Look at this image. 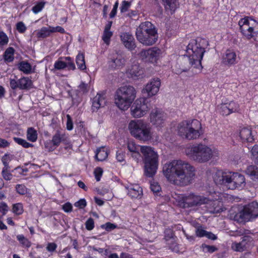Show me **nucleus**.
I'll use <instances>...</instances> for the list:
<instances>
[{
	"label": "nucleus",
	"mask_w": 258,
	"mask_h": 258,
	"mask_svg": "<svg viewBox=\"0 0 258 258\" xmlns=\"http://www.w3.org/2000/svg\"><path fill=\"white\" fill-rule=\"evenodd\" d=\"M163 172L170 182L179 186L190 184L196 175L195 167L181 160H174L165 164Z\"/></svg>",
	"instance_id": "f257e3e1"
},
{
	"label": "nucleus",
	"mask_w": 258,
	"mask_h": 258,
	"mask_svg": "<svg viewBox=\"0 0 258 258\" xmlns=\"http://www.w3.org/2000/svg\"><path fill=\"white\" fill-rule=\"evenodd\" d=\"M213 178L216 184L223 185L229 189L242 188L245 185L244 176L238 173H227L218 170L215 173Z\"/></svg>",
	"instance_id": "f03ea898"
},
{
	"label": "nucleus",
	"mask_w": 258,
	"mask_h": 258,
	"mask_svg": "<svg viewBox=\"0 0 258 258\" xmlns=\"http://www.w3.org/2000/svg\"><path fill=\"white\" fill-rule=\"evenodd\" d=\"M136 36L139 42L146 46L154 44L158 37L154 25L149 21L142 23L137 28Z\"/></svg>",
	"instance_id": "7ed1b4c3"
},
{
	"label": "nucleus",
	"mask_w": 258,
	"mask_h": 258,
	"mask_svg": "<svg viewBox=\"0 0 258 258\" xmlns=\"http://www.w3.org/2000/svg\"><path fill=\"white\" fill-rule=\"evenodd\" d=\"M201 122L197 119L183 120L177 126L178 135L183 139L194 140L202 134Z\"/></svg>",
	"instance_id": "20e7f679"
},
{
	"label": "nucleus",
	"mask_w": 258,
	"mask_h": 258,
	"mask_svg": "<svg viewBox=\"0 0 258 258\" xmlns=\"http://www.w3.org/2000/svg\"><path fill=\"white\" fill-rule=\"evenodd\" d=\"M140 151L143 155L144 163V174L148 177H152L157 172L158 166V155L150 146H141Z\"/></svg>",
	"instance_id": "39448f33"
},
{
	"label": "nucleus",
	"mask_w": 258,
	"mask_h": 258,
	"mask_svg": "<svg viewBox=\"0 0 258 258\" xmlns=\"http://www.w3.org/2000/svg\"><path fill=\"white\" fill-rule=\"evenodd\" d=\"M128 130L131 134L139 140L146 142L153 139V133L151 126L142 120L131 121Z\"/></svg>",
	"instance_id": "423d86ee"
},
{
	"label": "nucleus",
	"mask_w": 258,
	"mask_h": 258,
	"mask_svg": "<svg viewBox=\"0 0 258 258\" xmlns=\"http://www.w3.org/2000/svg\"><path fill=\"white\" fill-rule=\"evenodd\" d=\"M136 91L132 86L125 85L118 88L115 96V103L121 110H125L136 98Z\"/></svg>",
	"instance_id": "0eeeda50"
},
{
	"label": "nucleus",
	"mask_w": 258,
	"mask_h": 258,
	"mask_svg": "<svg viewBox=\"0 0 258 258\" xmlns=\"http://www.w3.org/2000/svg\"><path fill=\"white\" fill-rule=\"evenodd\" d=\"M189 158L199 163H205L213 157V151L211 148L203 144H197L188 148L185 151Z\"/></svg>",
	"instance_id": "6e6552de"
},
{
	"label": "nucleus",
	"mask_w": 258,
	"mask_h": 258,
	"mask_svg": "<svg viewBox=\"0 0 258 258\" xmlns=\"http://www.w3.org/2000/svg\"><path fill=\"white\" fill-rule=\"evenodd\" d=\"M238 24L243 36L247 39L252 38L258 41V22L252 18L245 17L241 19Z\"/></svg>",
	"instance_id": "1a4fd4ad"
},
{
	"label": "nucleus",
	"mask_w": 258,
	"mask_h": 258,
	"mask_svg": "<svg viewBox=\"0 0 258 258\" xmlns=\"http://www.w3.org/2000/svg\"><path fill=\"white\" fill-rule=\"evenodd\" d=\"M208 45V42L205 39L197 38L190 40L186 47V53L195 58H197L201 62L205 48Z\"/></svg>",
	"instance_id": "9d476101"
},
{
	"label": "nucleus",
	"mask_w": 258,
	"mask_h": 258,
	"mask_svg": "<svg viewBox=\"0 0 258 258\" xmlns=\"http://www.w3.org/2000/svg\"><path fill=\"white\" fill-rule=\"evenodd\" d=\"M191 67L199 71L202 68L201 62L199 59L187 54L180 59L179 64L176 65L174 69V72L176 74H180L182 72H187Z\"/></svg>",
	"instance_id": "9b49d317"
},
{
	"label": "nucleus",
	"mask_w": 258,
	"mask_h": 258,
	"mask_svg": "<svg viewBox=\"0 0 258 258\" xmlns=\"http://www.w3.org/2000/svg\"><path fill=\"white\" fill-rule=\"evenodd\" d=\"M258 217V203L252 202L244 207L243 209L237 213L236 218L240 222L249 221Z\"/></svg>",
	"instance_id": "f8f14e48"
},
{
	"label": "nucleus",
	"mask_w": 258,
	"mask_h": 258,
	"mask_svg": "<svg viewBox=\"0 0 258 258\" xmlns=\"http://www.w3.org/2000/svg\"><path fill=\"white\" fill-rule=\"evenodd\" d=\"M147 99L142 98L137 99L131 106V114L134 117H141L150 109Z\"/></svg>",
	"instance_id": "ddd939ff"
},
{
	"label": "nucleus",
	"mask_w": 258,
	"mask_h": 258,
	"mask_svg": "<svg viewBox=\"0 0 258 258\" xmlns=\"http://www.w3.org/2000/svg\"><path fill=\"white\" fill-rule=\"evenodd\" d=\"M182 207L184 208L200 206L208 202V199L202 196L190 194L184 196L181 200Z\"/></svg>",
	"instance_id": "4468645a"
},
{
	"label": "nucleus",
	"mask_w": 258,
	"mask_h": 258,
	"mask_svg": "<svg viewBox=\"0 0 258 258\" xmlns=\"http://www.w3.org/2000/svg\"><path fill=\"white\" fill-rule=\"evenodd\" d=\"M160 52L161 50L160 49L154 47L147 50H143L140 53V55L145 61L154 62L158 59Z\"/></svg>",
	"instance_id": "2eb2a0df"
},
{
	"label": "nucleus",
	"mask_w": 258,
	"mask_h": 258,
	"mask_svg": "<svg viewBox=\"0 0 258 258\" xmlns=\"http://www.w3.org/2000/svg\"><path fill=\"white\" fill-rule=\"evenodd\" d=\"M108 63L109 68L118 69L124 67L125 63V59L121 54L116 52L109 56Z\"/></svg>",
	"instance_id": "dca6fc26"
},
{
	"label": "nucleus",
	"mask_w": 258,
	"mask_h": 258,
	"mask_svg": "<svg viewBox=\"0 0 258 258\" xmlns=\"http://www.w3.org/2000/svg\"><path fill=\"white\" fill-rule=\"evenodd\" d=\"M150 122L157 126L162 125L166 118V114L161 110L156 108L152 110L150 114Z\"/></svg>",
	"instance_id": "f3484780"
},
{
	"label": "nucleus",
	"mask_w": 258,
	"mask_h": 258,
	"mask_svg": "<svg viewBox=\"0 0 258 258\" xmlns=\"http://www.w3.org/2000/svg\"><path fill=\"white\" fill-rule=\"evenodd\" d=\"M160 86V79L158 78H154L146 85L144 91L148 94V96H152L158 93Z\"/></svg>",
	"instance_id": "a211bd4d"
},
{
	"label": "nucleus",
	"mask_w": 258,
	"mask_h": 258,
	"mask_svg": "<svg viewBox=\"0 0 258 258\" xmlns=\"http://www.w3.org/2000/svg\"><path fill=\"white\" fill-rule=\"evenodd\" d=\"M120 37L123 45L127 49L133 50L136 47L134 37L129 32L121 33Z\"/></svg>",
	"instance_id": "6ab92c4d"
},
{
	"label": "nucleus",
	"mask_w": 258,
	"mask_h": 258,
	"mask_svg": "<svg viewBox=\"0 0 258 258\" xmlns=\"http://www.w3.org/2000/svg\"><path fill=\"white\" fill-rule=\"evenodd\" d=\"M107 100L104 94L97 93L92 100V110L97 111L100 108L103 107L106 104Z\"/></svg>",
	"instance_id": "aec40b11"
},
{
	"label": "nucleus",
	"mask_w": 258,
	"mask_h": 258,
	"mask_svg": "<svg viewBox=\"0 0 258 258\" xmlns=\"http://www.w3.org/2000/svg\"><path fill=\"white\" fill-rule=\"evenodd\" d=\"M143 70L138 64L132 65L126 71L127 77L134 80L143 77Z\"/></svg>",
	"instance_id": "412c9836"
},
{
	"label": "nucleus",
	"mask_w": 258,
	"mask_h": 258,
	"mask_svg": "<svg viewBox=\"0 0 258 258\" xmlns=\"http://www.w3.org/2000/svg\"><path fill=\"white\" fill-rule=\"evenodd\" d=\"M251 238L248 236H244L241 237V240L239 242H233L231 247L236 251H243L246 249L248 242L251 241Z\"/></svg>",
	"instance_id": "4be33fe9"
},
{
	"label": "nucleus",
	"mask_w": 258,
	"mask_h": 258,
	"mask_svg": "<svg viewBox=\"0 0 258 258\" xmlns=\"http://www.w3.org/2000/svg\"><path fill=\"white\" fill-rule=\"evenodd\" d=\"M173 233L171 230L166 229L165 231V240L167 242V244L169 245V248L172 251L175 252L178 251V248L177 245L174 242V238L173 237Z\"/></svg>",
	"instance_id": "5701e85b"
},
{
	"label": "nucleus",
	"mask_w": 258,
	"mask_h": 258,
	"mask_svg": "<svg viewBox=\"0 0 258 258\" xmlns=\"http://www.w3.org/2000/svg\"><path fill=\"white\" fill-rule=\"evenodd\" d=\"M125 188L128 190V195L132 198H141L142 189L139 185H130L125 186Z\"/></svg>",
	"instance_id": "b1692460"
},
{
	"label": "nucleus",
	"mask_w": 258,
	"mask_h": 258,
	"mask_svg": "<svg viewBox=\"0 0 258 258\" xmlns=\"http://www.w3.org/2000/svg\"><path fill=\"white\" fill-rule=\"evenodd\" d=\"M240 138L242 142L251 143L254 141L253 136L252 135L251 128L243 127L239 132Z\"/></svg>",
	"instance_id": "393cba45"
},
{
	"label": "nucleus",
	"mask_w": 258,
	"mask_h": 258,
	"mask_svg": "<svg viewBox=\"0 0 258 258\" xmlns=\"http://www.w3.org/2000/svg\"><path fill=\"white\" fill-rule=\"evenodd\" d=\"M66 140V135L63 132L57 130L52 138L51 142H52V144L57 147L60 145L61 142L64 141Z\"/></svg>",
	"instance_id": "a878e982"
},
{
	"label": "nucleus",
	"mask_w": 258,
	"mask_h": 258,
	"mask_svg": "<svg viewBox=\"0 0 258 258\" xmlns=\"http://www.w3.org/2000/svg\"><path fill=\"white\" fill-rule=\"evenodd\" d=\"M224 62L227 64H233L236 62V54L233 50H227L223 56Z\"/></svg>",
	"instance_id": "bb28decb"
},
{
	"label": "nucleus",
	"mask_w": 258,
	"mask_h": 258,
	"mask_svg": "<svg viewBox=\"0 0 258 258\" xmlns=\"http://www.w3.org/2000/svg\"><path fill=\"white\" fill-rule=\"evenodd\" d=\"M217 202L213 200H209L208 199V202L205 204L206 205V208L207 211L210 213H219L223 210L219 207L217 206Z\"/></svg>",
	"instance_id": "cd10ccee"
},
{
	"label": "nucleus",
	"mask_w": 258,
	"mask_h": 258,
	"mask_svg": "<svg viewBox=\"0 0 258 258\" xmlns=\"http://www.w3.org/2000/svg\"><path fill=\"white\" fill-rule=\"evenodd\" d=\"M19 89L29 90L32 86V81L28 77H23L18 80Z\"/></svg>",
	"instance_id": "c85d7f7f"
},
{
	"label": "nucleus",
	"mask_w": 258,
	"mask_h": 258,
	"mask_svg": "<svg viewBox=\"0 0 258 258\" xmlns=\"http://www.w3.org/2000/svg\"><path fill=\"white\" fill-rule=\"evenodd\" d=\"M166 10H170L172 14L179 5L177 0H162Z\"/></svg>",
	"instance_id": "c756f323"
},
{
	"label": "nucleus",
	"mask_w": 258,
	"mask_h": 258,
	"mask_svg": "<svg viewBox=\"0 0 258 258\" xmlns=\"http://www.w3.org/2000/svg\"><path fill=\"white\" fill-rule=\"evenodd\" d=\"M108 153L104 147L97 149L96 152L95 158L99 161L105 160L108 157Z\"/></svg>",
	"instance_id": "7c9ffc66"
},
{
	"label": "nucleus",
	"mask_w": 258,
	"mask_h": 258,
	"mask_svg": "<svg viewBox=\"0 0 258 258\" xmlns=\"http://www.w3.org/2000/svg\"><path fill=\"white\" fill-rule=\"evenodd\" d=\"M245 173L249 175L252 180H258V168L256 166H248L245 170Z\"/></svg>",
	"instance_id": "2f4dec72"
},
{
	"label": "nucleus",
	"mask_w": 258,
	"mask_h": 258,
	"mask_svg": "<svg viewBox=\"0 0 258 258\" xmlns=\"http://www.w3.org/2000/svg\"><path fill=\"white\" fill-rule=\"evenodd\" d=\"M18 68L25 74H30L32 73V66L27 61L20 62L18 64Z\"/></svg>",
	"instance_id": "473e14b6"
},
{
	"label": "nucleus",
	"mask_w": 258,
	"mask_h": 258,
	"mask_svg": "<svg viewBox=\"0 0 258 258\" xmlns=\"http://www.w3.org/2000/svg\"><path fill=\"white\" fill-rule=\"evenodd\" d=\"M76 62L80 70H84L86 69V67L85 61V56L83 53H79L77 55Z\"/></svg>",
	"instance_id": "72a5a7b5"
},
{
	"label": "nucleus",
	"mask_w": 258,
	"mask_h": 258,
	"mask_svg": "<svg viewBox=\"0 0 258 258\" xmlns=\"http://www.w3.org/2000/svg\"><path fill=\"white\" fill-rule=\"evenodd\" d=\"M51 33L50 26H48V27H43L38 32L37 35L39 38H44L49 36Z\"/></svg>",
	"instance_id": "f704fd0d"
},
{
	"label": "nucleus",
	"mask_w": 258,
	"mask_h": 258,
	"mask_svg": "<svg viewBox=\"0 0 258 258\" xmlns=\"http://www.w3.org/2000/svg\"><path fill=\"white\" fill-rule=\"evenodd\" d=\"M14 51L15 50L13 47H10L6 49L4 55L5 61L10 62L14 60Z\"/></svg>",
	"instance_id": "c9c22d12"
},
{
	"label": "nucleus",
	"mask_w": 258,
	"mask_h": 258,
	"mask_svg": "<svg viewBox=\"0 0 258 258\" xmlns=\"http://www.w3.org/2000/svg\"><path fill=\"white\" fill-rule=\"evenodd\" d=\"M27 139L32 142H35L37 139V133L36 130L32 127L28 128L27 132Z\"/></svg>",
	"instance_id": "e433bc0d"
},
{
	"label": "nucleus",
	"mask_w": 258,
	"mask_h": 258,
	"mask_svg": "<svg viewBox=\"0 0 258 258\" xmlns=\"http://www.w3.org/2000/svg\"><path fill=\"white\" fill-rule=\"evenodd\" d=\"M54 68L57 70H62L66 68L65 59H63V57H59L58 59L55 62Z\"/></svg>",
	"instance_id": "4c0bfd02"
},
{
	"label": "nucleus",
	"mask_w": 258,
	"mask_h": 258,
	"mask_svg": "<svg viewBox=\"0 0 258 258\" xmlns=\"http://www.w3.org/2000/svg\"><path fill=\"white\" fill-rule=\"evenodd\" d=\"M17 239L20 242V243L22 244L24 246H25L26 247H30L31 242L23 235H18L17 236Z\"/></svg>",
	"instance_id": "58836bf2"
},
{
	"label": "nucleus",
	"mask_w": 258,
	"mask_h": 258,
	"mask_svg": "<svg viewBox=\"0 0 258 258\" xmlns=\"http://www.w3.org/2000/svg\"><path fill=\"white\" fill-rule=\"evenodd\" d=\"M226 104L231 113L238 112L239 111V105L237 103L234 101H230L229 102H227Z\"/></svg>",
	"instance_id": "ea45409f"
},
{
	"label": "nucleus",
	"mask_w": 258,
	"mask_h": 258,
	"mask_svg": "<svg viewBox=\"0 0 258 258\" xmlns=\"http://www.w3.org/2000/svg\"><path fill=\"white\" fill-rule=\"evenodd\" d=\"M201 248L204 252L212 253L218 250L217 248L214 245H209L205 243L202 244Z\"/></svg>",
	"instance_id": "a19ab883"
},
{
	"label": "nucleus",
	"mask_w": 258,
	"mask_h": 258,
	"mask_svg": "<svg viewBox=\"0 0 258 258\" xmlns=\"http://www.w3.org/2000/svg\"><path fill=\"white\" fill-rule=\"evenodd\" d=\"M10 167H3L2 175L4 179L6 180H10L12 179L13 175L9 171Z\"/></svg>",
	"instance_id": "79ce46f5"
},
{
	"label": "nucleus",
	"mask_w": 258,
	"mask_h": 258,
	"mask_svg": "<svg viewBox=\"0 0 258 258\" xmlns=\"http://www.w3.org/2000/svg\"><path fill=\"white\" fill-rule=\"evenodd\" d=\"M63 59H65V63L66 65V68H68L69 70H75L76 69L75 64L73 60L70 56H67L63 57Z\"/></svg>",
	"instance_id": "37998d69"
},
{
	"label": "nucleus",
	"mask_w": 258,
	"mask_h": 258,
	"mask_svg": "<svg viewBox=\"0 0 258 258\" xmlns=\"http://www.w3.org/2000/svg\"><path fill=\"white\" fill-rule=\"evenodd\" d=\"M13 139L16 143H17L20 145L22 146L24 148H28L29 147L33 146V145L32 144L27 142L25 140H24L23 139L17 137H14Z\"/></svg>",
	"instance_id": "c03bdc74"
},
{
	"label": "nucleus",
	"mask_w": 258,
	"mask_h": 258,
	"mask_svg": "<svg viewBox=\"0 0 258 258\" xmlns=\"http://www.w3.org/2000/svg\"><path fill=\"white\" fill-rule=\"evenodd\" d=\"M13 211L16 215H21L23 212V206L21 203H17L13 206Z\"/></svg>",
	"instance_id": "a18cd8bd"
},
{
	"label": "nucleus",
	"mask_w": 258,
	"mask_h": 258,
	"mask_svg": "<svg viewBox=\"0 0 258 258\" xmlns=\"http://www.w3.org/2000/svg\"><path fill=\"white\" fill-rule=\"evenodd\" d=\"M45 3H46L45 2H38L36 5L32 7V12L35 14L38 13L44 7Z\"/></svg>",
	"instance_id": "49530a36"
},
{
	"label": "nucleus",
	"mask_w": 258,
	"mask_h": 258,
	"mask_svg": "<svg viewBox=\"0 0 258 258\" xmlns=\"http://www.w3.org/2000/svg\"><path fill=\"white\" fill-rule=\"evenodd\" d=\"M16 190L19 194L21 195H24L28 192L27 188L23 184H17Z\"/></svg>",
	"instance_id": "de8ad7c7"
},
{
	"label": "nucleus",
	"mask_w": 258,
	"mask_h": 258,
	"mask_svg": "<svg viewBox=\"0 0 258 258\" xmlns=\"http://www.w3.org/2000/svg\"><path fill=\"white\" fill-rule=\"evenodd\" d=\"M220 112L223 115H228L231 114L226 103H222L219 108Z\"/></svg>",
	"instance_id": "09e8293b"
},
{
	"label": "nucleus",
	"mask_w": 258,
	"mask_h": 258,
	"mask_svg": "<svg viewBox=\"0 0 258 258\" xmlns=\"http://www.w3.org/2000/svg\"><path fill=\"white\" fill-rule=\"evenodd\" d=\"M9 38L5 33L0 31V45L4 46L8 44Z\"/></svg>",
	"instance_id": "8fccbe9b"
},
{
	"label": "nucleus",
	"mask_w": 258,
	"mask_h": 258,
	"mask_svg": "<svg viewBox=\"0 0 258 258\" xmlns=\"http://www.w3.org/2000/svg\"><path fill=\"white\" fill-rule=\"evenodd\" d=\"M251 154L255 162L258 163V145H255L251 149Z\"/></svg>",
	"instance_id": "3c124183"
},
{
	"label": "nucleus",
	"mask_w": 258,
	"mask_h": 258,
	"mask_svg": "<svg viewBox=\"0 0 258 258\" xmlns=\"http://www.w3.org/2000/svg\"><path fill=\"white\" fill-rule=\"evenodd\" d=\"M112 35V32H111L110 31L104 30L102 36V39L105 43L108 44L110 41V39Z\"/></svg>",
	"instance_id": "603ef678"
},
{
	"label": "nucleus",
	"mask_w": 258,
	"mask_h": 258,
	"mask_svg": "<svg viewBox=\"0 0 258 258\" xmlns=\"http://www.w3.org/2000/svg\"><path fill=\"white\" fill-rule=\"evenodd\" d=\"M117 226L114 224L111 223L110 222H107L105 224L102 225L101 227L103 229H105L107 231H110L115 228H116Z\"/></svg>",
	"instance_id": "864d4df0"
},
{
	"label": "nucleus",
	"mask_w": 258,
	"mask_h": 258,
	"mask_svg": "<svg viewBox=\"0 0 258 258\" xmlns=\"http://www.w3.org/2000/svg\"><path fill=\"white\" fill-rule=\"evenodd\" d=\"M94 173L95 174L96 180L97 181L100 180L101 177L103 173V169L101 167H97L95 169Z\"/></svg>",
	"instance_id": "5fc2aeb1"
},
{
	"label": "nucleus",
	"mask_w": 258,
	"mask_h": 258,
	"mask_svg": "<svg viewBox=\"0 0 258 258\" xmlns=\"http://www.w3.org/2000/svg\"><path fill=\"white\" fill-rule=\"evenodd\" d=\"M44 146L45 149H46L49 152L54 150L56 148V146H54L52 144L51 140L47 141L46 142H45Z\"/></svg>",
	"instance_id": "6e6d98bb"
},
{
	"label": "nucleus",
	"mask_w": 258,
	"mask_h": 258,
	"mask_svg": "<svg viewBox=\"0 0 258 258\" xmlns=\"http://www.w3.org/2000/svg\"><path fill=\"white\" fill-rule=\"evenodd\" d=\"M86 228L88 230H91L94 227V222L92 218H89L85 223Z\"/></svg>",
	"instance_id": "4d7b16f0"
},
{
	"label": "nucleus",
	"mask_w": 258,
	"mask_h": 258,
	"mask_svg": "<svg viewBox=\"0 0 258 258\" xmlns=\"http://www.w3.org/2000/svg\"><path fill=\"white\" fill-rule=\"evenodd\" d=\"M86 200L84 199H80L74 204V206L79 209H83L86 206Z\"/></svg>",
	"instance_id": "13d9d810"
},
{
	"label": "nucleus",
	"mask_w": 258,
	"mask_h": 258,
	"mask_svg": "<svg viewBox=\"0 0 258 258\" xmlns=\"http://www.w3.org/2000/svg\"><path fill=\"white\" fill-rule=\"evenodd\" d=\"M130 5L131 3L130 2L125 1H123L120 8L121 12L124 13L126 12L130 7Z\"/></svg>",
	"instance_id": "bf43d9fd"
},
{
	"label": "nucleus",
	"mask_w": 258,
	"mask_h": 258,
	"mask_svg": "<svg viewBox=\"0 0 258 258\" xmlns=\"http://www.w3.org/2000/svg\"><path fill=\"white\" fill-rule=\"evenodd\" d=\"M140 147H141L137 146L136 144L133 142L128 143L127 145V148L128 150L132 153L139 150V148Z\"/></svg>",
	"instance_id": "052dcab7"
},
{
	"label": "nucleus",
	"mask_w": 258,
	"mask_h": 258,
	"mask_svg": "<svg viewBox=\"0 0 258 258\" xmlns=\"http://www.w3.org/2000/svg\"><path fill=\"white\" fill-rule=\"evenodd\" d=\"M17 30L21 33H24L26 30V27L22 22H18L17 25Z\"/></svg>",
	"instance_id": "680f3d73"
},
{
	"label": "nucleus",
	"mask_w": 258,
	"mask_h": 258,
	"mask_svg": "<svg viewBox=\"0 0 258 258\" xmlns=\"http://www.w3.org/2000/svg\"><path fill=\"white\" fill-rule=\"evenodd\" d=\"M150 188L151 190L154 193H157L161 190V187L157 182H153L151 184Z\"/></svg>",
	"instance_id": "e2e57ef3"
},
{
	"label": "nucleus",
	"mask_w": 258,
	"mask_h": 258,
	"mask_svg": "<svg viewBox=\"0 0 258 258\" xmlns=\"http://www.w3.org/2000/svg\"><path fill=\"white\" fill-rule=\"evenodd\" d=\"M207 231L200 227L196 229V234L197 236L199 237H205L206 235Z\"/></svg>",
	"instance_id": "0e129e2a"
},
{
	"label": "nucleus",
	"mask_w": 258,
	"mask_h": 258,
	"mask_svg": "<svg viewBox=\"0 0 258 258\" xmlns=\"http://www.w3.org/2000/svg\"><path fill=\"white\" fill-rule=\"evenodd\" d=\"M8 211V207L5 202L0 203V213H2L3 215L6 214Z\"/></svg>",
	"instance_id": "69168bd1"
},
{
	"label": "nucleus",
	"mask_w": 258,
	"mask_h": 258,
	"mask_svg": "<svg viewBox=\"0 0 258 258\" xmlns=\"http://www.w3.org/2000/svg\"><path fill=\"white\" fill-rule=\"evenodd\" d=\"M124 155L121 151H117L116 154V158L118 162H121L124 161Z\"/></svg>",
	"instance_id": "338daca9"
},
{
	"label": "nucleus",
	"mask_w": 258,
	"mask_h": 258,
	"mask_svg": "<svg viewBox=\"0 0 258 258\" xmlns=\"http://www.w3.org/2000/svg\"><path fill=\"white\" fill-rule=\"evenodd\" d=\"M57 247V245L54 242L48 243L46 246V249L49 252H53L55 251Z\"/></svg>",
	"instance_id": "774afa93"
}]
</instances>
